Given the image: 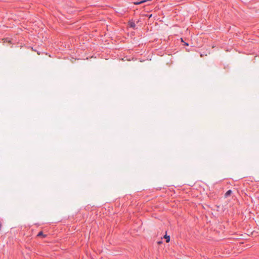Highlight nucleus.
I'll return each mask as SVG.
<instances>
[{
    "label": "nucleus",
    "instance_id": "f257e3e1",
    "mask_svg": "<svg viewBox=\"0 0 259 259\" xmlns=\"http://www.w3.org/2000/svg\"><path fill=\"white\" fill-rule=\"evenodd\" d=\"M232 192L231 190H229L227 191V192L225 194V197H227L230 196L232 194Z\"/></svg>",
    "mask_w": 259,
    "mask_h": 259
},
{
    "label": "nucleus",
    "instance_id": "f03ea898",
    "mask_svg": "<svg viewBox=\"0 0 259 259\" xmlns=\"http://www.w3.org/2000/svg\"><path fill=\"white\" fill-rule=\"evenodd\" d=\"M164 238L166 239V242H169V240H170V237L169 236H167L166 235H165L164 236Z\"/></svg>",
    "mask_w": 259,
    "mask_h": 259
},
{
    "label": "nucleus",
    "instance_id": "20e7f679",
    "mask_svg": "<svg viewBox=\"0 0 259 259\" xmlns=\"http://www.w3.org/2000/svg\"><path fill=\"white\" fill-rule=\"evenodd\" d=\"M129 25L132 28H134L135 27V26H136L135 23L133 22H129Z\"/></svg>",
    "mask_w": 259,
    "mask_h": 259
},
{
    "label": "nucleus",
    "instance_id": "7ed1b4c3",
    "mask_svg": "<svg viewBox=\"0 0 259 259\" xmlns=\"http://www.w3.org/2000/svg\"><path fill=\"white\" fill-rule=\"evenodd\" d=\"M146 1H147L146 0H144V1H140V2H134V4L135 5H139V4H142L143 3H144Z\"/></svg>",
    "mask_w": 259,
    "mask_h": 259
},
{
    "label": "nucleus",
    "instance_id": "39448f33",
    "mask_svg": "<svg viewBox=\"0 0 259 259\" xmlns=\"http://www.w3.org/2000/svg\"><path fill=\"white\" fill-rule=\"evenodd\" d=\"M37 236H42L43 237H45L46 235L43 234L42 232H40L38 235Z\"/></svg>",
    "mask_w": 259,
    "mask_h": 259
},
{
    "label": "nucleus",
    "instance_id": "423d86ee",
    "mask_svg": "<svg viewBox=\"0 0 259 259\" xmlns=\"http://www.w3.org/2000/svg\"><path fill=\"white\" fill-rule=\"evenodd\" d=\"M2 227V224L0 223V231L1 230Z\"/></svg>",
    "mask_w": 259,
    "mask_h": 259
},
{
    "label": "nucleus",
    "instance_id": "0eeeda50",
    "mask_svg": "<svg viewBox=\"0 0 259 259\" xmlns=\"http://www.w3.org/2000/svg\"><path fill=\"white\" fill-rule=\"evenodd\" d=\"M185 45H187V46L188 45V44L187 43H185Z\"/></svg>",
    "mask_w": 259,
    "mask_h": 259
}]
</instances>
